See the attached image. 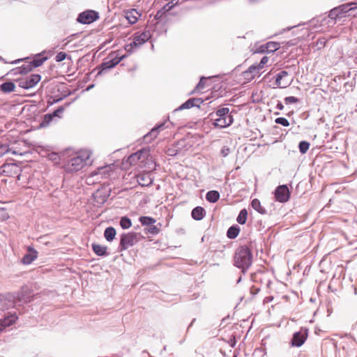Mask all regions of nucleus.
Here are the masks:
<instances>
[{"label": "nucleus", "instance_id": "obj_1", "mask_svg": "<svg viewBox=\"0 0 357 357\" xmlns=\"http://www.w3.org/2000/svg\"><path fill=\"white\" fill-rule=\"evenodd\" d=\"M89 158L88 152H82L72 155L63 165V168L67 172H74L80 170Z\"/></svg>", "mask_w": 357, "mask_h": 357}, {"label": "nucleus", "instance_id": "obj_2", "mask_svg": "<svg viewBox=\"0 0 357 357\" xmlns=\"http://www.w3.org/2000/svg\"><path fill=\"white\" fill-rule=\"evenodd\" d=\"M252 262V255L248 247H241L235 254L234 264L242 269L248 268Z\"/></svg>", "mask_w": 357, "mask_h": 357}, {"label": "nucleus", "instance_id": "obj_3", "mask_svg": "<svg viewBox=\"0 0 357 357\" xmlns=\"http://www.w3.org/2000/svg\"><path fill=\"white\" fill-rule=\"evenodd\" d=\"M149 31H144L140 33H135L132 36V42L125 45L124 49L128 53H132L135 49L139 48L151 38Z\"/></svg>", "mask_w": 357, "mask_h": 357}, {"label": "nucleus", "instance_id": "obj_4", "mask_svg": "<svg viewBox=\"0 0 357 357\" xmlns=\"http://www.w3.org/2000/svg\"><path fill=\"white\" fill-rule=\"evenodd\" d=\"M138 241L137 234L135 232H129L121 235L119 250L120 251L126 250L130 247L133 246Z\"/></svg>", "mask_w": 357, "mask_h": 357}, {"label": "nucleus", "instance_id": "obj_5", "mask_svg": "<svg viewBox=\"0 0 357 357\" xmlns=\"http://www.w3.org/2000/svg\"><path fill=\"white\" fill-rule=\"evenodd\" d=\"M149 157V152L147 150H140L129 156L128 162L130 165L142 166Z\"/></svg>", "mask_w": 357, "mask_h": 357}, {"label": "nucleus", "instance_id": "obj_6", "mask_svg": "<svg viewBox=\"0 0 357 357\" xmlns=\"http://www.w3.org/2000/svg\"><path fill=\"white\" fill-rule=\"evenodd\" d=\"M21 172L22 169L19 165L15 163H9L1 166L0 173L6 176H17V179L20 180Z\"/></svg>", "mask_w": 357, "mask_h": 357}, {"label": "nucleus", "instance_id": "obj_7", "mask_svg": "<svg viewBox=\"0 0 357 357\" xmlns=\"http://www.w3.org/2000/svg\"><path fill=\"white\" fill-rule=\"evenodd\" d=\"M41 77L38 74H32L24 78L17 80L19 86L23 89L33 88L40 81Z\"/></svg>", "mask_w": 357, "mask_h": 357}, {"label": "nucleus", "instance_id": "obj_8", "mask_svg": "<svg viewBox=\"0 0 357 357\" xmlns=\"http://www.w3.org/2000/svg\"><path fill=\"white\" fill-rule=\"evenodd\" d=\"M46 59L47 58L45 56H41L40 55L37 56L31 61L22 65L20 68V72L21 73H26L32 70L33 68L40 66Z\"/></svg>", "mask_w": 357, "mask_h": 357}, {"label": "nucleus", "instance_id": "obj_9", "mask_svg": "<svg viewBox=\"0 0 357 357\" xmlns=\"http://www.w3.org/2000/svg\"><path fill=\"white\" fill-rule=\"evenodd\" d=\"M98 17V13L92 10H87L81 13L78 15L77 20L81 24H88L95 22Z\"/></svg>", "mask_w": 357, "mask_h": 357}, {"label": "nucleus", "instance_id": "obj_10", "mask_svg": "<svg viewBox=\"0 0 357 357\" xmlns=\"http://www.w3.org/2000/svg\"><path fill=\"white\" fill-rule=\"evenodd\" d=\"M293 81V78L286 70H282L276 75L275 84L280 88H287Z\"/></svg>", "mask_w": 357, "mask_h": 357}, {"label": "nucleus", "instance_id": "obj_11", "mask_svg": "<svg viewBox=\"0 0 357 357\" xmlns=\"http://www.w3.org/2000/svg\"><path fill=\"white\" fill-rule=\"evenodd\" d=\"M23 151L18 149L15 144L10 146L8 144H0V158L3 156L10 157L12 155H22Z\"/></svg>", "mask_w": 357, "mask_h": 357}, {"label": "nucleus", "instance_id": "obj_12", "mask_svg": "<svg viewBox=\"0 0 357 357\" xmlns=\"http://www.w3.org/2000/svg\"><path fill=\"white\" fill-rule=\"evenodd\" d=\"M275 199L281 203L287 202L290 198V192L286 185L277 187L275 191Z\"/></svg>", "mask_w": 357, "mask_h": 357}, {"label": "nucleus", "instance_id": "obj_13", "mask_svg": "<svg viewBox=\"0 0 357 357\" xmlns=\"http://www.w3.org/2000/svg\"><path fill=\"white\" fill-rule=\"evenodd\" d=\"M307 329L301 328L298 332L294 334L291 340V344L297 347H301L307 340Z\"/></svg>", "mask_w": 357, "mask_h": 357}, {"label": "nucleus", "instance_id": "obj_14", "mask_svg": "<svg viewBox=\"0 0 357 357\" xmlns=\"http://www.w3.org/2000/svg\"><path fill=\"white\" fill-rule=\"evenodd\" d=\"M356 8H357V2H351L333 9L331 11V15L338 17L343 13H346Z\"/></svg>", "mask_w": 357, "mask_h": 357}, {"label": "nucleus", "instance_id": "obj_15", "mask_svg": "<svg viewBox=\"0 0 357 357\" xmlns=\"http://www.w3.org/2000/svg\"><path fill=\"white\" fill-rule=\"evenodd\" d=\"M213 121V125L215 128H226L229 126L233 123L232 117H226L222 119H212Z\"/></svg>", "mask_w": 357, "mask_h": 357}, {"label": "nucleus", "instance_id": "obj_16", "mask_svg": "<svg viewBox=\"0 0 357 357\" xmlns=\"http://www.w3.org/2000/svg\"><path fill=\"white\" fill-rule=\"evenodd\" d=\"M28 252L29 253L26 254L22 259L24 264H30L38 257V252L33 248L29 247Z\"/></svg>", "mask_w": 357, "mask_h": 357}, {"label": "nucleus", "instance_id": "obj_17", "mask_svg": "<svg viewBox=\"0 0 357 357\" xmlns=\"http://www.w3.org/2000/svg\"><path fill=\"white\" fill-rule=\"evenodd\" d=\"M17 319L15 314H11L0 320V333H1L6 327L10 326L14 324Z\"/></svg>", "mask_w": 357, "mask_h": 357}, {"label": "nucleus", "instance_id": "obj_18", "mask_svg": "<svg viewBox=\"0 0 357 357\" xmlns=\"http://www.w3.org/2000/svg\"><path fill=\"white\" fill-rule=\"evenodd\" d=\"M138 183L142 186H149L153 182L150 173L139 174L137 176Z\"/></svg>", "mask_w": 357, "mask_h": 357}, {"label": "nucleus", "instance_id": "obj_19", "mask_svg": "<svg viewBox=\"0 0 357 357\" xmlns=\"http://www.w3.org/2000/svg\"><path fill=\"white\" fill-rule=\"evenodd\" d=\"M116 169V166L114 164L106 165L104 167H100L97 169L96 174H101L105 177L110 175V173L114 172Z\"/></svg>", "mask_w": 357, "mask_h": 357}, {"label": "nucleus", "instance_id": "obj_20", "mask_svg": "<svg viewBox=\"0 0 357 357\" xmlns=\"http://www.w3.org/2000/svg\"><path fill=\"white\" fill-rule=\"evenodd\" d=\"M140 15L135 9H130L125 12V17L130 24H135Z\"/></svg>", "mask_w": 357, "mask_h": 357}, {"label": "nucleus", "instance_id": "obj_21", "mask_svg": "<svg viewBox=\"0 0 357 357\" xmlns=\"http://www.w3.org/2000/svg\"><path fill=\"white\" fill-rule=\"evenodd\" d=\"M228 107H222L218 109L214 114H211L212 119H222L226 117H232L229 114Z\"/></svg>", "mask_w": 357, "mask_h": 357}, {"label": "nucleus", "instance_id": "obj_22", "mask_svg": "<svg viewBox=\"0 0 357 357\" xmlns=\"http://www.w3.org/2000/svg\"><path fill=\"white\" fill-rule=\"evenodd\" d=\"M126 54H121L119 51L112 52L109 56L108 59H110L112 61L116 66L125 57Z\"/></svg>", "mask_w": 357, "mask_h": 357}, {"label": "nucleus", "instance_id": "obj_23", "mask_svg": "<svg viewBox=\"0 0 357 357\" xmlns=\"http://www.w3.org/2000/svg\"><path fill=\"white\" fill-rule=\"evenodd\" d=\"M48 158L53 162L58 164L63 159H66V153H62L61 154H58L56 153L52 152L48 154Z\"/></svg>", "mask_w": 357, "mask_h": 357}, {"label": "nucleus", "instance_id": "obj_24", "mask_svg": "<svg viewBox=\"0 0 357 357\" xmlns=\"http://www.w3.org/2000/svg\"><path fill=\"white\" fill-rule=\"evenodd\" d=\"M92 248L93 252L98 256H104L107 255V248L100 244H93Z\"/></svg>", "mask_w": 357, "mask_h": 357}, {"label": "nucleus", "instance_id": "obj_25", "mask_svg": "<svg viewBox=\"0 0 357 357\" xmlns=\"http://www.w3.org/2000/svg\"><path fill=\"white\" fill-rule=\"evenodd\" d=\"M15 85L12 82H7L0 85V89L3 93H10L14 91Z\"/></svg>", "mask_w": 357, "mask_h": 357}, {"label": "nucleus", "instance_id": "obj_26", "mask_svg": "<svg viewBox=\"0 0 357 357\" xmlns=\"http://www.w3.org/2000/svg\"><path fill=\"white\" fill-rule=\"evenodd\" d=\"M204 210L200 206L195 208L192 211V217L197 220H200L204 218Z\"/></svg>", "mask_w": 357, "mask_h": 357}, {"label": "nucleus", "instance_id": "obj_27", "mask_svg": "<svg viewBox=\"0 0 357 357\" xmlns=\"http://www.w3.org/2000/svg\"><path fill=\"white\" fill-rule=\"evenodd\" d=\"M116 234V229L112 227L106 228L104 232L105 238L108 241H112L115 238Z\"/></svg>", "mask_w": 357, "mask_h": 357}, {"label": "nucleus", "instance_id": "obj_28", "mask_svg": "<svg viewBox=\"0 0 357 357\" xmlns=\"http://www.w3.org/2000/svg\"><path fill=\"white\" fill-rule=\"evenodd\" d=\"M206 198L207 201L215 203L219 199L220 194L218 191L211 190L206 194Z\"/></svg>", "mask_w": 357, "mask_h": 357}, {"label": "nucleus", "instance_id": "obj_29", "mask_svg": "<svg viewBox=\"0 0 357 357\" xmlns=\"http://www.w3.org/2000/svg\"><path fill=\"white\" fill-rule=\"evenodd\" d=\"M251 206L255 211L261 214H264L266 213L265 208L261 206V202L258 199H254L251 202Z\"/></svg>", "mask_w": 357, "mask_h": 357}, {"label": "nucleus", "instance_id": "obj_30", "mask_svg": "<svg viewBox=\"0 0 357 357\" xmlns=\"http://www.w3.org/2000/svg\"><path fill=\"white\" fill-rule=\"evenodd\" d=\"M240 229L236 227H231L227 232V236L229 238H235L239 234Z\"/></svg>", "mask_w": 357, "mask_h": 357}, {"label": "nucleus", "instance_id": "obj_31", "mask_svg": "<svg viewBox=\"0 0 357 357\" xmlns=\"http://www.w3.org/2000/svg\"><path fill=\"white\" fill-rule=\"evenodd\" d=\"M247 216H248V212L246 209H242L238 217H237V222L241 225H244L246 222L247 220Z\"/></svg>", "mask_w": 357, "mask_h": 357}, {"label": "nucleus", "instance_id": "obj_32", "mask_svg": "<svg viewBox=\"0 0 357 357\" xmlns=\"http://www.w3.org/2000/svg\"><path fill=\"white\" fill-rule=\"evenodd\" d=\"M266 50L268 52H274L280 48V43L276 42H268L266 43Z\"/></svg>", "mask_w": 357, "mask_h": 357}, {"label": "nucleus", "instance_id": "obj_33", "mask_svg": "<svg viewBox=\"0 0 357 357\" xmlns=\"http://www.w3.org/2000/svg\"><path fill=\"white\" fill-rule=\"evenodd\" d=\"M269 61V58L266 56H264L261 61L259 63L255 64L257 70H258L259 72H262V70L264 68L266 65L268 63Z\"/></svg>", "mask_w": 357, "mask_h": 357}, {"label": "nucleus", "instance_id": "obj_34", "mask_svg": "<svg viewBox=\"0 0 357 357\" xmlns=\"http://www.w3.org/2000/svg\"><path fill=\"white\" fill-rule=\"evenodd\" d=\"M120 225L124 229H129L132 226L131 220L127 217H123L120 220Z\"/></svg>", "mask_w": 357, "mask_h": 357}, {"label": "nucleus", "instance_id": "obj_35", "mask_svg": "<svg viewBox=\"0 0 357 357\" xmlns=\"http://www.w3.org/2000/svg\"><path fill=\"white\" fill-rule=\"evenodd\" d=\"M139 222L142 225H149L154 224L155 222V220L151 217L142 216L139 218Z\"/></svg>", "mask_w": 357, "mask_h": 357}, {"label": "nucleus", "instance_id": "obj_36", "mask_svg": "<svg viewBox=\"0 0 357 357\" xmlns=\"http://www.w3.org/2000/svg\"><path fill=\"white\" fill-rule=\"evenodd\" d=\"M114 66H116L114 65L113 61H112V60L110 59L107 58L101 64L100 67H101L102 71V70H106V69H110L112 68H114Z\"/></svg>", "mask_w": 357, "mask_h": 357}, {"label": "nucleus", "instance_id": "obj_37", "mask_svg": "<svg viewBox=\"0 0 357 357\" xmlns=\"http://www.w3.org/2000/svg\"><path fill=\"white\" fill-rule=\"evenodd\" d=\"M298 147L301 153H305L310 148V144L307 142L302 141L299 143Z\"/></svg>", "mask_w": 357, "mask_h": 357}, {"label": "nucleus", "instance_id": "obj_38", "mask_svg": "<svg viewBox=\"0 0 357 357\" xmlns=\"http://www.w3.org/2000/svg\"><path fill=\"white\" fill-rule=\"evenodd\" d=\"M195 99H189L180 107V109H190L192 107L195 105Z\"/></svg>", "mask_w": 357, "mask_h": 357}, {"label": "nucleus", "instance_id": "obj_39", "mask_svg": "<svg viewBox=\"0 0 357 357\" xmlns=\"http://www.w3.org/2000/svg\"><path fill=\"white\" fill-rule=\"evenodd\" d=\"M248 70L250 73L252 74L255 78L257 77H259L262 73V72H259L258 70H257L255 65L250 66L248 68Z\"/></svg>", "mask_w": 357, "mask_h": 357}, {"label": "nucleus", "instance_id": "obj_40", "mask_svg": "<svg viewBox=\"0 0 357 357\" xmlns=\"http://www.w3.org/2000/svg\"><path fill=\"white\" fill-rule=\"evenodd\" d=\"M54 116L52 115V113L47 114L44 116V121L43 122V126H48L54 119Z\"/></svg>", "mask_w": 357, "mask_h": 357}, {"label": "nucleus", "instance_id": "obj_41", "mask_svg": "<svg viewBox=\"0 0 357 357\" xmlns=\"http://www.w3.org/2000/svg\"><path fill=\"white\" fill-rule=\"evenodd\" d=\"M172 7H173V5L170 6V5H169V3H167V4H166V5L163 7L162 10H160V11H158V13H157L156 16H157L158 17H161V16L162 15V14H163V13H165V12H167V11L169 10Z\"/></svg>", "mask_w": 357, "mask_h": 357}, {"label": "nucleus", "instance_id": "obj_42", "mask_svg": "<svg viewBox=\"0 0 357 357\" xmlns=\"http://www.w3.org/2000/svg\"><path fill=\"white\" fill-rule=\"evenodd\" d=\"M172 7H173V5L170 6V5H169V3H167V4H166V5L163 7L162 10H160V11H158V13H157L156 16H157L158 17H161V16L162 15V14H163V13H165V12H167V11L169 10Z\"/></svg>", "mask_w": 357, "mask_h": 357}, {"label": "nucleus", "instance_id": "obj_43", "mask_svg": "<svg viewBox=\"0 0 357 357\" xmlns=\"http://www.w3.org/2000/svg\"><path fill=\"white\" fill-rule=\"evenodd\" d=\"M275 121L276 123L281 124L283 126H289V123L288 120L283 117L277 118Z\"/></svg>", "mask_w": 357, "mask_h": 357}, {"label": "nucleus", "instance_id": "obj_44", "mask_svg": "<svg viewBox=\"0 0 357 357\" xmlns=\"http://www.w3.org/2000/svg\"><path fill=\"white\" fill-rule=\"evenodd\" d=\"M298 101L299 100L294 96H289L284 98V102L287 105L297 103Z\"/></svg>", "mask_w": 357, "mask_h": 357}, {"label": "nucleus", "instance_id": "obj_45", "mask_svg": "<svg viewBox=\"0 0 357 357\" xmlns=\"http://www.w3.org/2000/svg\"><path fill=\"white\" fill-rule=\"evenodd\" d=\"M66 53L60 52L56 55L55 59L57 62H60L63 61L66 58Z\"/></svg>", "mask_w": 357, "mask_h": 357}, {"label": "nucleus", "instance_id": "obj_46", "mask_svg": "<svg viewBox=\"0 0 357 357\" xmlns=\"http://www.w3.org/2000/svg\"><path fill=\"white\" fill-rule=\"evenodd\" d=\"M243 76L244 79L248 81H251L253 79H255L254 76L252 75V73H250L248 69L243 73Z\"/></svg>", "mask_w": 357, "mask_h": 357}, {"label": "nucleus", "instance_id": "obj_47", "mask_svg": "<svg viewBox=\"0 0 357 357\" xmlns=\"http://www.w3.org/2000/svg\"><path fill=\"white\" fill-rule=\"evenodd\" d=\"M206 81V79L205 77H202L200 79L198 84L197 85L196 89L197 90L203 89L204 88Z\"/></svg>", "mask_w": 357, "mask_h": 357}, {"label": "nucleus", "instance_id": "obj_48", "mask_svg": "<svg viewBox=\"0 0 357 357\" xmlns=\"http://www.w3.org/2000/svg\"><path fill=\"white\" fill-rule=\"evenodd\" d=\"M63 112V108L62 107H59L57 109H56L54 112L52 113V115L55 118L58 117L60 118V114H62Z\"/></svg>", "mask_w": 357, "mask_h": 357}, {"label": "nucleus", "instance_id": "obj_49", "mask_svg": "<svg viewBox=\"0 0 357 357\" xmlns=\"http://www.w3.org/2000/svg\"><path fill=\"white\" fill-rule=\"evenodd\" d=\"M230 153V149L227 146H223L221 149V155L223 157L227 156Z\"/></svg>", "mask_w": 357, "mask_h": 357}, {"label": "nucleus", "instance_id": "obj_50", "mask_svg": "<svg viewBox=\"0 0 357 357\" xmlns=\"http://www.w3.org/2000/svg\"><path fill=\"white\" fill-rule=\"evenodd\" d=\"M260 291V289L255 287V286H252L251 288H250V294H252V295H256Z\"/></svg>", "mask_w": 357, "mask_h": 357}, {"label": "nucleus", "instance_id": "obj_51", "mask_svg": "<svg viewBox=\"0 0 357 357\" xmlns=\"http://www.w3.org/2000/svg\"><path fill=\"white\" fill-rule=\"evenodd\" d=\"M149 232L151 234H158L159 232V229L156 226H153L150 228Z\"/></svg>", "mask_w": 357, "mask_h": 357}, {"label": "nucleus", "instance_id": "obj_52", "mask_svg": "<svg viewBox=\"0 0 357 357\" xmlns=\"http://www.w3.org/2000/svg\"><path fill=\"white\" fill-rule=\"evenodd\" d=\"M8 215L5 213L4 211L0 208V220L7 218Z\"/></svg>", "mask_w": 357, "mask_h": 357}, {"label": "nucleus", "instance_id": "obj_53", "mask_svg": "<svg viewBox=\"0 0 357 357\" xmlns=\"http://www.w3.org/2000/svg\"><path fill=\"white\" fill-rule=\"evenodd\" d=\"M273 300V296H266L264 299V303H268L271 302Z\"/></svg>", "mask_w": 357, "mask_h": 357}, {"label": "nucleus", "instance_id": "obj_54", "mask_svg": "<svg viewBox=\"0 0 357 357\" xmlns=\"http://www.w3.org/2000/svg\"><path fill=\"white\" fill-rule=\"evenodd\" d=\"M266 44L260 46L259 48V52H268V50H266Z\"/></svg>", "mask_w": 357, "mask_h": 357}, {"label": "nucleus", "instance_id": "obj_55", "mask_svg": "<svg viewBox=\"0 0 357 357\" xmlns=\"http://www.w3.org/2000/svg\"><path fill=\"white\" fill-rule=\"evenodd\" d=\"M277 108L280 110H282L284 109V106L282 104V102H278V105H277Z\"/></svg>", "mask_w": 357, "mask_h": 357}, {"label": "nucleus", "instance_id": "obj_56", "mask_svg": "<svg viewBox=\"0 0 357 357\" xmlns=\"http://www.w3.org/2000/svg\"><path fill=\"white\" fill-rule=\"evenodd\" d=\"M235 344H236V340H235V338L234 337L232 340H231V346L232 347H234L235 346Z\"/></svg>", "mask_w": 357, "mask_h": 357}]
</instances>
